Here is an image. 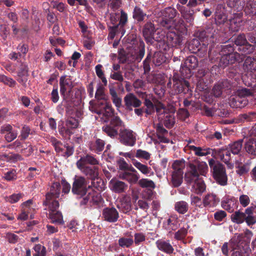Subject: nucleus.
<instances>
[{
	"mask_svg": "<svg viewBox=\"0 0 256 256\" xmlns=\"http://www.w3.org/2000/svg\"><path fill=\"white\" fill-rule=\"evenodd\" d=\"M90 110L98 114L102 115V118L104 122H106L112 116L110 126H106L102 128L103 130L110 136L114 137L118 134L116 127L122 125V122L116 116H113V110L110 104L108 102H98L94 105L90 102Z\"/></svg>",
	"mask_w": 256,
	"mask_h": 256,
	"instance_id": "1",
	"label": "nucleus"
},
{
	"mask_svg": "<svg viewBox=\"0 0 256 256\" xmlns=\"http://www.w3.org/2000/svg\"><path fill=\"white\" fill-rule=\"evenodd\" d=\"M162 20L160 22L161 26L168 29L170 32L178 34L184 28V25L180 20H174L176 11L170 7L167 8L162 12Z\"/></svg>",
	"mask_w": 256,
	"mask_h": 256,
	"instance_id": "2",
	"label": "nucleus"
},
{
	"mask_svg": "<svg viewBox=\"0 0 256 256\" xmlns=\"http://www.w3.org/2000/svg\"><path fill=\"white\" fill-rule=\"evenodd\" d=\"M185 178L189 182H194L191 189L192 192L201 194L206 190V184L204 180L198 177V172L194 166H191V170L186 174Z\"/></svg>",
	"mask_w": 256,
	"mask_h": 256,
	"instance_id": "3",
	"label": "nucleus"
},
{
	"mask_svg": "<svg viewBox=\"0 0 256 256\" xmlns=\"http://www.w3.org/2000/svg\"><path fill=\"white\" fill-rule=\"evenodd\" d=\"M210 168L212 170L214 177L221 185H225L227 182V176L223 166L220 162H216L213 159L208 160Z\"/></svg>",
	"mask_w": 256,
	"mask_h": 256,
	"instance_id": "4",
	"label": "nucleus"
},
{
	"mask_svg": "<svg viewBox=\"0 0 256 256\" xmlns=\"http://www.w3.org/2000/svg\"><path fill=\"white\" fill-rule=\"evenodd\" d=\"M50 196H47V203H44L48 208V216L52 223L62 224V216L60 212L58 210L59 207L58 202L50 201Z\"/></svg>",
	"mask_w": 256,
	"mask_h": 256,
	"instance_id": "5",
	"label": "nucleus"
},
{
	"mask_svg": "<svg viewBox=\"0 0 256 256\" xmlns=\"http://www.w3.org/2000/svg\"><path fill=\"white\" fill-rule=\"evenodd\" d=\"M228 46H225L222 48V56L220 61V66L225 67L228 64H234L236 61H239L242 60L243 58L240 56V54L236 52L226 53Z\"/></svg>",
	"mask_w": 256,
	"mask_h": 256,
	"instance_id": "6",
	"label": "nucleus"
},
{
	"mask_svg": "<svg viewBox=\"0 0 256 256\" xmlns=\"http://www.w3.org/2000/svg\"><path fill=\"white\" fill-rule=\"evenodd\" d=\"M60 92L64 99L68 100L70 91L73 88L72 78L70 76H62L60 79Z\"/></svg>",
	"mask_w": 256,
	"mask_h": 256,
	"instance_id": "7",
	"label": "nucleus"
},
{
	"mask_svg": "<svg viewBox=\"0 0 256 256\" xmlns=\"http://www.w3.org/2000/svg\"><path fill=\"white\" fill-rule=\"evenodd\" d=\"M87 183L83 177H78L74 179L73 183L72 192L76 194L82 196L87 191Z\"/></svg>",
	"mask_w": 256,
	"mask_h": 256,
	"instance_id": "8",
	"label": "nucleus"
},
{
	"mask_svg": "<svg viewBox=\"0 0 256 256\" xmlns=\"http://www.w3.org/2000/svg\"><path fill=\"white\" fill-rule=\"evenodd\" d=\"M242 12L234 13L230 19V29L232 32L238 31L244 24Z\"/></svg>",
	"mask_w": 256,
	"mask_h": 256,
	"instance_id": "9",
	"label": "nucleus"
},
{
	"mask_svg": "<svg viewBox=\"0 0 256 256\" xmlns=\"http://www.w3.org/2000/svg\"><path fill=\"white\" fill-rule=\"evenodd\" d=\"M153 102L148 98H146L144 101V104L146 106L147 109L146 112L148 114H150L154 110V108L156 110L157 113L159 115L164 114L166 110L164 105L160 102Z\"/></svg>",
	"mask_w": 256,
	"mask_h": 256,
	"instance_id": "10",
	"label": "nucleus"
},
{
	"mask_svg": "<svg viewBox=\"0 0 256 256\" xmlns=\"http://www.w3.org/2000/svg\"><path fill=\"white\" fill-rule=\"evenodd\" d=\"M122 142L126 146H133L136 142V136L133 132L130 130L124 129L120 131Z\"/></svg>",
	"mask_w": 256,
	"mask_h": 256,
	"instance_id": "11",
	"label": "nucleus"
},
{
	"mask_svg": "<svg viewBox=\"0 0 256 256\" xmlns=\"http://www.w3.org/2000/svg\"><path fill=\"white\" fill-rule=\"evenodd\" d=\"M102 216L104 220L109 222H115L119 218V214L115 208H106L102 210Z\"/></svg>",
	"mask_w": 256,
	"mask_h": 256,
	"instance_id": "12",
	"label": "nucleus"
},
{
	"mask_svg": "<svg viewBox=\"0 0 256 256\" xmlns=\"http://www.w3.org/2000/svg\"><path fill=\"white\" fill-rule=\"evenodd\" d=\"M120 178L127 180L130 184H134L138 182L140 176L137 171L134 168L130 167L128 170L121 174Z\"/></svg>",
	"mask_w": 256,
	"mask_h": 256,
	"instance_id": "13",
	"label": "nucleus"
},
{
	"mask_svg": "<svg viewBox=\"0 0 256 256\" xmlns=\"http://www.w3.org/2000/svg\"><path fill=\"white\" fill-rule=\"evenodd\" d=\"M109 188L113 192L120 194L125 192L128 188V184L124 182L112 178L110 182Z\"/></svg>",
	"mask_w": 256,
	"mask_h": 256,
	"instance_id": "14",
	"label": "nucleus"
},
{
	"mask_svg": "<svg viewBox=\"0 0 256 256\" xmlns=\"http://www.w3.org/2000/svg\"><path fill=\"white\" fill-rule=\"evenodd\" d=\"M157 248L166 254H172L174 252V248L170 244L169 240L164 239H159L156 242Z\"/></svg>",
	"mask_w": 256,
	"mask_h": 256,
	"instance_id": "15",
	"label": "nucleus"
},
{
	"mask_svg": "<svg viewBox=\"0 0 256 256\" xmlns=\"http://www.w3.org/2000/svg\"><path fill=\"white\" fill-rule=\"evenodd\" d=\"M60 192V185L59 182H54L50 190V192L46 195L44 203H47V196H50V199L51 202H58L56 198H58Z\"/></svg>",
	"mask_w": 256,
	"mask_h": 256,
	"instance_id": "16",
	"label": "nucleus"
},
{
	"mask_svg": "<svg viewBox=\"0 0 256 256\" xmlns=\"http://www.w3.org/2000/svg\"><path fill=\"white\" fill-rule=\"evenodd\" d=\"M155 32L154 24L152 22L146 24L143 30V34L147 42L152 43L154 40V34Z\"/></svg>",
	"mask_w": 256,
	"mask_h": 256,
	"instance_id": "17",
	"label": "nucleus"
},
{
	"mask_svg": "<svg viewBox=\"0 0 256 256\" xmlns=\"http://www.w3.org/2000/svg\"><path fill=\"white\" fill-rule=\"evenodd\" d=\"M17 80L23 87L26 88L28 86L29 82L28 80V68L27 66H24L18 72Z\"/></svg>",
	"mask_w": 256,
	"mask_h": 256,
	"instance_id": "18",
	"label": "nucleus"
},
{
	"mask_svg": "<svg viewBox=\"0 0 256 256\" xmlns=\"http://www.w3.org/2000/svg\"><path fill=\"white\" fill-rule=\"evenodd\" d=\"M126 106L130 108L132 107H138L141 104V102L132 94H128L124 98Z\"/></svg>",
	"mask_w": 256,
	"mask_h": 256,
	"instance_id": "19",
	"label": "nucleus"
},
{
	"mask_svg": "<svg viewBox=\"0 0 256 256\" xmlns=\"http://www.w3.org/2000/svg\"><path fill=\"white\" fill-rule=\"evenodd\" d=\"M248 101L246 98H242L236 95L231 98L230 100V106L234 108H242L248 104Z\"/></svg>",
	"mask_w": 256,
	"mask_h": 256,
	"instance_id": "20",
	"label": "nucleus"
},
{
	"mask_svg": "<svg viewBox=\"0 0 256 256\" xmlns=\"http://www.w3.org/2000/svg\"><path fill=\"white\" fill-rule=\"evenodd\" d=\"M177 8L180 12L182 16L186 22H190L193 21L194 19V10H192L188 9L187 7L177 4Z\"/></svg>",
	"mask_w": 256,
	"mask_h": 256,
	"instance_id": "21",
	"label": "nucleus"
},
{
	"mask_svg": "<svg viewBox=\"0 0 256 256\" xmlns=\"http://www.w3.org/2000/svg\"><path fill=\"white\" fill-rule=\"evenodd\" d=\"M118 208L120 209L124 212H129L132 207L131 200L128 195L122 196L120 200V204L118 205Z\"/></svg>",
	"mask_w": 256,
	"mask_h": 256,
	"instance_id": "22",
	"label": "nucleus"
},
{
	"mask_svg": "<svg viewBox=\"0 0 256 256\" xmlns=\"http://www.w3.org/2000/svg\"><path fill=\"white\" fill-rule=\"evenodd\" d=\"M186 148L194 152L196 156H206L210 154L211 150L209 148H204L201 147H196L191 145L190 144H187Z\"/></svg>",
	"mask_w": 256,
	"mask_h": 256,
	"instance_id": "23",
	"label": "nucleus"
},
{
	"mask_svg": "<svg viewBox=\"0 0 256 256\" xmlns=\"http://www.w3.org/2000/svg\"><path fill=\"white\" fill-rule=\"evenodd\" d=\"M219 199L214 194H208L203 199V204L206 207H214L217 205Z\"/></svg>",
	"mask_w": 256,
	"mask_h": 256,
	"instance_id": "24",
	"label": "nucleus"
},
{
	"mask_svg": "<svg viewBox=\"0 0 256 256\" xmlns=\"http://www.w3.org/2000/svg\"><path fill=\"white\" fill-rule=\"evenodd\" d=\"M189 83L184 80H180L175 82L174 88L176 93L186 92L185 90L188 91Z\"/></svg>",
	"mask_w": 256,
	"mask_h": 256,
	"instance_id": "25",
	"label": "nucleus"
},
{
	"mask_svg": "<svg viewBox=\"0 0 256 256\" xmlns=\"http://www.w3.org/2000/svg\"><path fill=\"white\" fill-rule=\"evenodd\" d=\"M95 98L98 100L97 104L107 102L108 96L104 93V87L100 83L97 86Z\"/></svg>",
	"mask_w": 256,
	"mask_h": 256,
	"instance_id": "26",
	"label": "nucleus"
},
{
	"mask_svg": "<svg viewBox=\"0 0 256 256\" xmlns=\"http://www.w3.org/2000/svg\"><path fill=\"white\" fill-rule=\"evenodd\" d=\"M102 198L101 195L96 192L92 191L89 192L88 194L84 198V204H86L88 201L92 202L96 204H99L101 202Z\"/></svg>",
	"mask_w": 256,
	"mask_h": 256,
	"instance_id": "27",
	"label": "nucleus"
},
{
	"mask_svg": "<svg viewBox=\"0 0 256 256\" xmlns=\"http://www.w3.org/2000/svg\"><path fill=\"white\" fill-rule=\"evenodd\" d=\"M132 164L142 174L145 175L149 174L150 176L154 174V172L152 171L151 168L148 166L136 160L132 161Z\"/></svg>",
	"mask_w": 256,
	"mask_h": 256,
	"instance_id": "28",
	"label": "nucleus"
},
{
	"mask_svg": "<svg viewBox=\"0 0 256 256\" xmlns=\"http://www.w3.org/2000/svg\"><path fill=\"white\" fill-rule=\"evenodd\" d=\"M236 200L234 198H226L222 202V207L230 212L234 210L236 206Z\"/></svg>",
	"mask_w": 256,
	"mask_h": 256,
	"instance_id": "29",
	"label": "nucleus"
},
{
	"mask_svg": "<svg viewBox=\"0 0 256 256\" xmlns=\"http://www.w3.org/2000/svg\"><path fill=\"white\" fill-rule=\"evenodd\" d=\"M192 166H193L196 168V172H198V176L200 174L206 176L208 171V166L206 162H198L196 164H190V170H191Z\"/></svg>",
	"mask_w": 256,
	"mask_h": 256,
	"instance_id": "30",
	"label": "nucleus"
},
{
	"mask_svg": "<svg viewBox=\"0 0 256 256\" xmlns=\"http://www.w3.org/2000/svg\"><path fill=\"white\" fill-rule=\"evenodd\" d=\"M0 160L3 161L16 162L22 160L21 156L18 154L10 153L8 154H0Z\"/></svg>",
	"mask_w": 256,
	"mask_h": 256,
	"instance_id": "31",
	"label": "nucleus"
},
{
	"mask_svg": "<svg viewBox=\"0 0 256 256\" xmlns=\"http://www.w3.org/2000/svg\"><path fill=\"white\" fill-rule=\"evenodd\" d=\"M184 172H172V174L171 182L174 187L179 186L182 183Z\"/></svg>",
	"mask_w": 256,
	"mask_h": 256,
	"instance_id": "32",
	"label": "nucleus"
},
{
	"mask_svg": "<svg viewBox=\"0 0 256 256\" xmlns=\"http://www.w3.org/2000/svg\"><path fill=\"white\" fill-rule=\"evenodd\" d=\"M246 152L253 155L256 154V139L250 138L245 144Z\"/></svg>",
	"mask_w": 256,
	"mask_h": 256,
	"instance_id": "33",
	"label": "nucleus"
},
{
	"mask_svg": "<svg viewBox=\"0 0 256 256\" xmlns=\"http://www.w3.org/2000/svg\"><path fill=\"white\" fill-rule=\"evenodd\" d=\"M184 66L188 70L194 69L198 66V60L194 56H188L184 61Z\"/></svg>",
	"mask_w": 256,
	"mask_h": 256,
	"instance_id": "34",
	"label": "nucleus"
},
{
	"mask_svg": "<svg viewBox=\"0 0 256 256\" xmlns=\"http://www.w3.org/2000/svg\"><path fill=\"white\" fill-rule=\"evenodd\" d=\"M118 245L122 248H130L134 244V240L130 236H122L118 240Z\"/></svg>",
	"mask_w": 256,
	"mask_h": 256,
	"instance_id": "35",
	"label": "nucleus"
},
{
	"mask_svg": "<svg viewBox=\"0 0 256 256\" xmlns=\"http://www.w3.org/2000/svg\"><path fill=\"white\" fill-rule=\"evenodd\" d=\"M105 143L100 139H97L95 142H92L90 144V148L96 152H101L104 148Z\"/></svg>",
	"mask_w": 256,
	"mask_h": 256,
	"instance_id": "36",
	"label": "nucleus"
},
{
	"mask_svg": "<svg viewBox=\"0 0 256 256\" xmlns=\"http://www.w3.org/2000/svg\"><path fill=\"white\" fill-rule=\"evenodd\" d=\"M188 209V204L184 201H180L175 204V210L180 214H185Z\"/></svg>",
	"mask_w": 256,
	"mask_h": 256,
	"instance_id": "37",
	"label": "nucleus"
},
{
	"mask_svg": "<svg viewBox=\"0 0 256 256\" xmlns=\"http://www.w3.org/2000/svg\"><path fill=\"white\" fill-rule=\"evenodd\" d=\"M231 218L233 222L242 224L245 220L246 214L240 211H237L232 215Z\"/></svg>",
	"mask_w": 256,
	"mask_h": 256,
	"instance_id": "38",
	"label": "nucleus"
},
{
	"mask_svg": "<svg viewBox=\"0 0 256 256\" xmlns=\"http://www.w3.org/2000/svg\"><path fill=\"white\" fill-rule=\"evenodd\" d=\"M138 184L142 188L154 189L156 188L154 182L148 178H142L138 182Z\"/></svg>",
	"mask_w": 256,
	"mask_h": 256,
	"instance_id": "39",
	"label": "nucleus"
},
{
	"mask_svg": "<svg viewBox=\"0 0 256 256\" xmlns=\"http://www.w3.org/2000/svg\"><path fill=\"white\" fill-rule=\"evenodd\" d=\"M238 50L242 55H245L252 52L254 51V46L246 43L242 46L238 47Z\"/></svg>",
	"mask_w": 256,
	"mask_h": 256,
	"instance_id": "40",
	"label": "nucleus"
},
{
	"mask_svg": "<svg viewBox=\"0 0 256 256\" xmlns=\"http://www.w3.org/2000/svg\"><path fill=\"white\" fill-rule=\"evenodd\" d=\"M228 5L231 8H234L238 11L242 10L244 8V2L240 0H228Z\"/></svg>",
	"mask_w": 256,
	"mask_h": 256,
	"instance_id": "41",
	"label": "nucleus"
},
{
	"mask_svg": "<svg viewBox=\"0 0 256 256\" xmlns=\"http://www.w3.org/2000/svg\"><path fill=\"white\" fill-rule=\"evenodd\" d=\"M164 122L165 125V126L168 128H172L174 122V114L172 113H169V114H166V116H164Z\"/></svg>",
	"mask_w": 256,
	"mask_h": 256,
	"instance_id": "42",
	"label": "nucleus"
},
{
	"mask_svg": "<svg viewBox=\"0 0 256 256\" xmlns=\"http://www.w3.org/2000/svg\"><path fill=\"white\" fill-rule=\"evenodd\" d=\"M185 167L184 162L182 160H176L172 164L173 172H183V170Z\"/></svg>",
	"mask_w": 256,
	"mask_h": 256,
	"instance_id": "43",
	"label": "nucleus"
},
{
	"mask_svg": "<svg viewBox=\"0 0 256 256\" xmlns=\"http://www.w3.org/2000/svg\"><path fill=\"white\" fill-rule=\"evenodd\" d=\"M146 14L144 13L142 10L138 7L134 8L133 12V18L138 22L142 21L144 20Z\"/></svg>",
	"mask_w": 256,
	"mask_h": 256,
	"instance_id": "44",
	"label": "nucleus"
},
{
	"mask_svg": "<svg viewBox=\"0 0 256 256\" xmlns=\"http://www.w3.org/2000/svg\"><path fill=\"white\" fill-rule=\"evenodd\" d=\"M84 173L89 176L92 179L97 178L98 175V168L96 166L93 168L89 166Z\"/></svg>",
	"mask_w": 256,
	"mask_h": 256,
	"instance_id": "45",
	"label": "nucleus"
},
{
	"mask_svg": "<svg viewBox=\"0 0 256 256\" xmlns=\"http://www.w3.org/2000/svg\"><path fill=\"white\" fill-rule=\"evenodd\" d=\"M242 140H240L230 145V150L234 154H238L242 148Z\"/></svg>",
	"mask_w": 256,
	"mask_h": 256,
	"instance_id": "46",
	"label": "nucleus"
},
{
	"mask_svg": "<svg viewBox=\"0 0 256 256\" xmlns=\"http://www.w3.org/2000/svg\"><path fill=\"white\" fill-rule=\"evenodd\" d=\"M102 66L101 64H98L95 67L96 72L97 76L101 79L102 82L104 83V86L107 84V80L104 76V73L102 70Z\"/></svg>",
	"mask_w": 256,
	"mask_h": 256,
	"instance_id": "47",
	"label": "nucleus"
},
{
	"mask_svg": "<svg viewBox=\"0 0 256 256\" xmlns=\"http://www.w3.org/2000/svg\"><path fill=\"white\" fill-rule=\"evenodd\" d=\"M88 164V162L86 159L85 156L81 158L77 162L76 166L80 170L84 173L86 170L89 167L87 166Z\"/></svg>",
	"mask_w": 256,
	"mask_h": 256,
	"instance_id": "48",
	"label": "nucleus"
},
{
	"mask_svg": "<svg viewBox=\"0 0 256 256\" xmlns=\"http://www.w3.org/2000/svg\"><path fill=\"white\" fill-rule=\"evenodd\" d=\"M244 66L250 70H256V60L248 58L245 60Z\"/></svg>",
	"mask_w": 256,
	"mask_h": 256,
	"instance_id": "49",
	"label": "nucleus"
},
{
	"mask_svg": "<svg viewBox=\"0 0 256 256\" xmlns=\"http://www.w3.org/2000/svg\"><path fill=\"white\" fill-rule=\"evenodd\" d=\"M166 60V58L161 52H156L154 54L153 62L156 66H160Z\"/></svg>",
	"mask_w": 256,
	"mask_h": 256,
	"instance_id": "50",
	"label": "nucleus"
},
{
	"mask_svg": "<svg viewBox=\"0 0 256 256\" xmlns=\"http://www.w3.org/2000/svg\"><path fill=\"white\" fill-rule=\"evenodd\" d=\"M0 81L10 87H14L16 84V82L12 78L7 77L4 75L0 76Z\"/></svg>",
	"mask_w": 256,
	"mask_h": 256,
	"instance_id": "51",
	"label": "nucleus"
},
{
	"mask_svg": "<svg viewBox=\"0 0 256 256\" xmlns=\"http://www.w3.org/2000/svg\"><path fill=\"white\" fill-rule=\"evenodd\" d=\"M32 200H30L24 202L22 205V209L28 214H30L34 211V209L32 206Z\"/></svg>",
	"mask_w": 256,
	"mask_h": 256,
	"instance_id": "52",
	"label": "nucleus"
},
{
	"mask_svg": "<svg viewBox=\"0 0 256 256\" xmlns=\"http://www.w3.org/2000/svg\"><path fill=\"white\" fill-rule=\"evenodd\" d=\"M256 6V2H254V4L252 2L248 4L244 8L246 13L252 15H256V8L255 7Z\"/></svg>",
	"mask_w": 256,
	"mask_h": 256,
	"instance_id": "53",
	"label": "nucleus"
},
{
	"mask_svg": "<svg viewBox=\"0 0 256 256\" xmlns=\"http://www.w3.org/2000/svg\"><path fill=\"white\" fill-rule=\"evenodd\" d=\"M22 197V194L20 193L14 194L6 198V200L11 204L18 202Z\"/></svg>",
	"mask_w": 256,
	"mask_h": 256,
	"instance_id": "54",
	"label": "nucleus"
},
{
	"mask_svg": "<svg viewBox=\"0 0 256 256\" xmlns=\"http://www.w3.org/2000/svg\"><path fill=\"white\" fill-rule=\"evenodd\" d=\"M34 251L36 252V254H34V256H44L46 254V249L45 248L38 244H36L34 248Z\"/></svg>",
	"mask_w": 256,
	"mask_h": 256,
	"instance_id": "55",
	"label": "nucleus"
},
{
	"mask_svg": "<svg viewBox=\"0 0 256 256\" xmlns=\"http://www.w3.org/2000/svg\"><path fill=\"white\" fill-rule=\"evenodd\" d=\"M136 156L137 158H143L146 160H148L150 158V154L148 152L140 149L137 150Z\"/></svg>",
	"mask_w": 256,
	"mask_h": 256,
	"instance_id": "56",
	"label": "nucleus"
},
{
	"mask_svg": "<svg viewBox=\"0 0 256 256\" xmlns=\"http://www.w3.org/2000/svg\"><path fill=\"white\" fill-rule=\"evenodd\" d=\"M234 43L236 45L242 46L247 43L246 38L244 34H239L235 39Z\"/></svg>",
	"mask_w": 256,
	"mask_h": 256,
	"instance_id": "57",
	"label": "nucleus"
},
{
	"mask_svg": "<svg viewBox=\"0 0 256 256\" xmlns=\"http://www.w3.org/2000/svg\"><path fill=\"white\" fill-rule=\"evenodd\" d=\"M230 150H222L220 154L221 160L225 163H228L230 160Z\"/></svg>",
	"mask_w": 256,
	"mask_h": 256,
	"instance_id": "58",
	"label": "nucleus"
},
{
	"mask_svg": "<svg viewBox=\"0 0 256 256\" xmlns=\"http://www.w3.org/2000/svg\"><path fill=\"white\" fill-rule=\"evenodd\" d=\"M236 173L240 176L246 174L248 171V168L246 167V166L242 164V163L240 164H236Z\"/></svg>",
	"mask_w": 256,
	"mask_h": 256,
	"instance_id": "59",
	"label": "nucleus"
},
{
	"mask_svg": "<svg viewBox=\"0 0 256 256\" xmlns=\"http://www.w3.org/2000/svg\"><path fill=\"white\" fill-rule=\"evenodd\" d=\"M66 125L68 128H75L78 126V122L74 118H70L66 120Z\"/></svg>",
	"mask_w": 256,
	"mask_h": 256,
	"instance_id": "60",
	"label": "nucleus"
},
{
	"mask_svg": "<svg viewBox=\"0 0 256 256\" xmlns=\"http://www.w3.org/2000/svg\"><path fill=\"white\" fill-rule=\"evenodd\" d=\"M200 42L198 39H194L190 44V48L194 53L200 50Z\"/></svg>",
	"mask_w": 256,
	"mask_h": 256,
	"instance_id": "61",
	"label": "nucleus"
},
{
	"mask_svg": "<svg viewBox=\"0 0 256 256\" xmlns=\"http://www.w3.org/2000/svg\"><path fill=\"white\" fill-rule=\"evenodd\" d=\"M187 234L186 228H181L175 233L174 238L177 240H182L184 238Z\"/></svg>",
	"mask_w": 256,
	"mask_h": 256,
	"instance_id": "62",
	"label": "nucleus"
},
{
	"mask_svg": "<svg viewBox=\"0 0 256 256\" xmlns=\"http://www.w3.org/2000/svg\"><path fill=\"white\" fill-rule=\"evenodd\" d=\"M51 4L53 8L56 9L60 12H63L65 10L64 4L63 2L52 1L51 2Z\"/></svg>",
	"mask_w": 256,
	"mask_h": 256,
	"instance_id": "63",
	"label": "nucleus"
},
{
	"mask_svg": "<svg viewBox=\"0 0 256 256\" xmlns=\"http://www.w3.org/2000/svg\"><path fill=\"white\" fill-rule=\"evenodd\" d=\"M5 180L10 181L14 180L16 178V174L14 170L8 171L5 173L4 176Z\"/></svg>",
	"mask_w": 256,
	"mask_h": 256,
	"instance_id": "64",
	"label": "nucleus"
}]
</instances>
